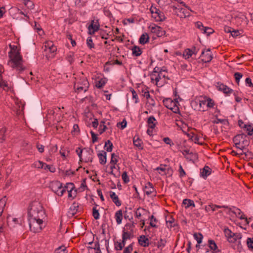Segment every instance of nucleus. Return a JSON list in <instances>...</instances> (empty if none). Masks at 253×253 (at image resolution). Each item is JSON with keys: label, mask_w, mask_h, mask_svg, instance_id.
<instances>
[{"label": "nucleus", "mask_w": 253, "mask_h": 253, "mask_svg": "<svg viewBox=\"0 0 253 253\" xmlns=\"http://www.w3.org/2000/svg\"><path fill=\"white\" fill-rule=\"evenodd\" d=\"M28 222L30 230L34 233L40 232L45 226L46 215L42 206L38 202H33L28 210Z\"/></svg>", "instance_id": "f257e3e1"}, {"label": "nucleus", "mask_w": 253, "mask_h": 253, "mask_svg": "<svg viewBox=\"0 0 253 253\" xmlns=\"http://www.w3.org/2000/svg\"><path fill=\"white\" fill-rule=\"evenodd\" d=\"M10 50L8 55L9 60L8 65L17 73H21L26 69V66L24 64V60L20 54V49L17 45L10 44Z\"/></svg>", "instance_id": "f03ea898"}, {"label": "nucleus", "mask_w": 253, "mask_h": 253, "mask_svg": "<svg viewBox=\"0 0 253 253\" xmlns=\"http://www.w3.org/2000/svg\"><path fill=\"white\" fill-rule=\"evenodd\" d=\"M233 142L235 147L242 151L246 150L250 144L249 141L244 134L236 136L233 139Z\"/></svg>", "instance_id": "7ed1b4c3"}, {"label": "nucleus", "mask_w": 253, "mask_h": 253, "mask_svg": "<svg viewBox=\"0 0 253 253\" xmlns=\"http://www.w3.org/2000/svg\"><path fill=\"white\" fill-rule=\"evenodd\" d=\"M89 86V84L87 79L84 78H81L77 80L74 84V89L75 91L80 93L82 92H86Z\"/></svg>", "instance_id": "20e7f679"}, {"label": "nucleus", "mask_w": 253, "mask_h": 253, "mask_svg": "<svg viewBox=\"0 0 253 253\" xmlns=\"http://www.w3.org/2000/svg\"><path fill=\"white\" fill-rule=\"evenodd\" d=\"M49 187L58 196H62L65 193V185L63 186L62 183L59 181L50 182Z\"/></svg>", "instance_id": "39448f33"}, {"label": "nucleus", "mask_w": 253, "mask_h": 253, "mask_svg": "<svg viewBox=\"0 0 253 253\" xmlns=\"http://www.w3.org/2000/svg\"><path fill=\"white\" fill-rule=\"evenodd\" d=\"M163 102L165 106L171 110L173 113H177L179 112L178 98H175L174 100L170 98H166L163 100Z\"/></svg>", "instance_id": "423d86ee"}, {"label": "nucleus", "mask_w": 253, "mask_h": 253, "mask_svg": "<svg viewBox=\"0 0 253 253\" xmlns=\"http://www.w3.org/2000/svg\"><path fill=\"white\" fill-rule=\"evenodd\" d=\"M166 75L164 74L163 71L159 67H156L152 73L150 77L151 80L152 82H155L157 85L158 84V82L163 79H165Z\"/></svg>", "instance_id": "0eeeda50"}, {"label": "nucleus", "mask_w": 253, "mask_h": 253, "mask_svg": "<svg viewBox=\"0 0 253 253\" xmlns=\"http://www.w3.org/2000/svg\"><path fill=\"white\" fill-rule=\"evenodd\" d=\"M150 10L152 14V17L156 22H161L165 20V15L160 9L155 7L152 6L150 8Z\"/></svg>", "instance_id": "6e6552de"}, {"label": "nucleus", "mask_w": 253, "mask_h": 253, "mask_svg": "<svg viewBox=\"0 0 253 253\" xmlns=\"http://www.w3.org/2000/svg\"><path fill=\"white\" fill-rule=\"evenodd\" d=\"M133 224H126L123 230L122 238L130 239L133 237Z\"/></svg>", "instance_id": "1a4fd4ad"}, {"label": "nucleus", "mask_w": 253, "mask_h": 253, "mask_svg": "<svg viewBox=\"0 0 253 253\" xmlns=\"http://www.w3.org/2000/svg\"><path fill=\"white\" fill-rule=\"evenodd\" d=\"M150 32L157 37H162L165 34V31L160 26L152 24L148 27Z\"/></svg>", "instance_id": "9d476101"}, {"label": "nucleus", "mask_w": 253, "mask_h": 253, "mask_svg": "<svg viewBox=\"0 0 253 253\" xmlns=\"http://www.w3.org/2000/svg\"><path fill=\"white\" fill-rule=\"evenodd\" d=\"M182 153L184 157L189 161L193 162L198 160V155L196 152L191 151L189 149H185L182 151Z\"/></svg>", "instance_id": "9b49d317"}, {"label": "nucleus", "mask_w": 253, "mask_h": 253, "mask_svg": "<svg viewBox=\"0 0 253 253\" xmlns=\"http://www.w3.org/2000/svg\"><path fill=\"white\" fill-rule=\"evenodd\" d=\"M201 60L204 63L210 62L213 58V56L210 48L204 49L200 55Z\"/></svg>", "instance_id": "f8f14e48"}, {"label": "nucleus", "mask_w": 253, "mask_h": 253, "mask_svg": "<svg viewBox=\"0 0 253 253\" xmlns=\"http://www.w3.org/2000/svg\"><path fill=\"white\" fill-rule=\"evenodd\" d=\"M100 27V24L98 20H93L91 21L90 24L88 27V34L93 35L97 32Z\"/></svg>", "instance_id": "ddd939ff"}, {"label": "nucleus", "mask_w": 253, "mask_h": 253, "mask_svg": "<svg viewBox=\"0 0 253 253\" xmlns=\"http://www.w3.org/2000/svg\"><path fill=\"white\" fill-rule=\"evenodd\" d=\"M47 53H50L52 55L51 56H53V54L57 50L56 47L54 45L51 41H47L45 42L44 49Z\"/></svg>", "instance_id": "4468645a"}, {"label": "nucleus", "mask_w": 253, "mask_h": 253, "mask_svg": "<svg viewBox=\"0 0 253 253\" xmlns=\"http://www.w3.org/2000/svg\"><path fill=\"white\" fill-rule=\"evenodd\" d=\"M7 222L9 225L14 227H16L17 225H21L23 223V219L21 218H17L12 216H9L7 218Z\"/></svg>", "instance_id": "2eb2a0df"}, {"label": "nucleus", "mask_w": 253, "mask_h": 253, "mask_svg": "<svg viewBox=\"0 0 253 253\" xmlns=\"http://www.w3.org/2000/svg\"><path fill=\"white\" fill-rule=\"evenodd\" d=\"M74 189V185L72 183H67L65 185V192L67 191L68 193V198H74L76 196V190H74L73 194V191Z\"/></svg>", "instance_id": "dca6fc26"}, {"label": "nucleus", "mask_w": 253, "mask_h": 253, "mask_svg": "<svg viewBox=\"0 0 253 253\" xmlns=\"http://www.w3.org/2000/svg\"><path fill=\"white\" fill-rule=\"evenodd\" d=\"M92 151L84 150L82 161L85 163L92 162Z\"/></svg>", "instance_id": "f3484780"}, {"label": "nucleus", "mask_w": 253, "mask_h": 253, "mask_svg": "<svg viewBox=\"0 0 253 253\" xmlns=\"http://www.w3.org/2000/svg\"><path fill=\"white\" fill-rule=\"evenodd\" d=\"M233 209H234V210H230L232 212L235 214L236 216L240 219H244L246 222L249 223L247 218L240 209L235 207H233Z\"/></svg>", "instance_id": "a211bd4d"}, {"label": "nucleus", "mask_w": 253, "mask_h": 253, "mask_svg": "<svg viewBox=\"0 0 253 253\" xmlns=\"http://www.w3.org/2000/svg\"><path fill=\"white\" fill-rule=\"evenodd\" d=\"M97 156L99 159V163L100 164L104 165L107 162V153L105 151L101 150L99 151L97 153Z\"/></svg>", "instance_id": "6ab92c4d"}, {"label": "nucleus", "mask_w": 253, "mask_h": 253, "mask_svg": "<svg viewBox=\"0 0 253 253\" xmlns=\"http://www.w3.org/2000/svg\"><path fill=\"white\" fill-rule=\"evenodd\" d=\"M217 87L219 90L222 91L225 94H230L233 91L232 89L223 84L217 83Z\"/></svg>", "instance_id": "aec40b11"}, {"label": "nucleus", "mask_w": 253, "mask_h": 253, "mask_svg": "<svg viewBox=\"0 0 253 253\" xmlns=\"http://www.w3.org/2000/svg\"><path fill=\"white\" fill-rule=\"evenodd\" d=\"M89 253H100L101 252L100 245L98 242L94 243L92 246L87 247Z\"/></svg>", "instance_id": "412c9836"}, {"label": "nucleus", "mask_w": 253, "mask_h": 253, "mask_svg": "<svg viewBox=\"0 0 253 253\" xmlns=\"http://www.w3.org/2000/svg\"><path fill=\"white\" fill-rule=\"evenodd\" d=\"M109 196L111 198L113 203L116 205L117 207L121 206L122 204L121 201L119 200V198L117 194L113 191L109 192Z\"/></svg>", "instance_id": "4be33fe9"}, {"label": "nucleus", "mask_w": 253, "mask_h": 253, "mask_svg": "<svg viewBox=\"0 0 253 253\" xmlns=\"http://www.w3.org/2000/svg\"><path fill=\"white\" fill-rule=\"evenodd\" d=\"M144 191L146 195H150L154 193L155 190L150 182H147L145 186Z\"/></svg>", "instance_id": "5701e85b"}, {"label": "nucleus", "mask_w": 253, "mask_h": 253, "mask_svg": "<svg viewBox=\"0 0 253 253\" xmlns=\"http://www.w3.org/2000/svg\"><path fill=\"white\" fill-rule=\"evenodd\" d=\"M138 243L141 246L143 247H147L149 245V239L144 235H141L139 237Z\"/></svg>", "instance_id": "b1692460"}, {"label": "nucleus", "mask_w": 253, "mask_h": 253, "mask_svg": "<svg viewBox=\"0 0 253 253\" xmlns=\"http://www.w3.org/2000/svg\"><path fill=\"white\" fill-rule=\"evenodd\" d=\"M211 169L208 166H205L204 168L201 170L200 176L206 179L211 173Z\"/></svg>", "instance_id": "393cba45"}, {"label": "nucleus", "mask_w": 253, "mask_h": 253, "mask_svg": "<svg viewBox=\"0 0 253 253\" xmlns=\"http://www.w3.org/2000/svg\"><path fill=\"white\" fill-rule=\"evenodd\" d=\"M157 121L153 116L149 117L147 120V124L148 127L151 129H153L155 127Z\"/></svg>", "instance_id": "a878e982"}, {"label": "nucleus", "mask_w": 253, "mask_h": 253, "mask_svg": "<svg viewBox=\"0 0 253 253\" xmlns=\"http://www.w3.org/2000/svg\"><path fill=\"white\" fill-rule=\"evenodd\" d=\"M123 211L121 210L117 211L115 214V218L117 224H121L123 219Z\"/></svg>", "instance_id": "bb28decb"}, {"label": "nucleus", "mask_w": 253, "mask_h": 253, "mask_svg": "<svg viewBox=\"0 0 253 253\" xmlns=\"http://www.w3.org/2000/svg\"><path fill=\"white\" fill-rule=\"evenodd\" d=\"M79 208V204L74 202L69 209V213L72 215H75L78 211Z\"/></svg>", "instance_id": "cd10ccee"}, {"label": "nucleus", "mask_w": 253, "mask_h": 253, "mask_svg": "<svg viewBox=\"0 0 253 253\" xmlns=\"http://www.w3.org/2000/svg\"><path fill=\"white\" fill-rule=\"evenodd\" d=\"M231 240L233 242H230V243L237 242L238 245H241V239L242 238V235L240 233H233L231 237Z\"/></svg>", "instance_id": "c85d7f7f"}, {"label": "nucleus", "mask_w": 253, "mask_h": 253, "mask_svg": "<svg viewBox=\"0 0 253 253\" xmlns=\"http://www.w3.org/2000/svg\"><path fill=\"white\" fill-rule=\"evenodd\" d=\"M199 110L201 111H205L207 110L206 97L199 101Z\"/></svg>", "instance_id": "c756f323"}, {"label": "nucleus", "mask_w": 253, "mask_h": 253, "mask_svg": "<svg viewBox=\"0 0 253 253\" xmlns=\"http://www.w3.org/2000/svg\"><path fill=\"white\" fill-rule=\"evenodd\" d=\"M149 39V37L148 34L144 33L141 35L139 40V42L141 44H144L148 42Z\"/></svg>", "instance_id": "7c9ffc66"}, {"label": "nucleus", "mask_w": 253, "mask_h": 253, "mask_svg": "<svg viewBox=\"0 0 253 253\" xmlns=\"http://www.w3.org/2000/svg\"><path fill=\"white\" fill-rule=\"evenodd\" d=\"M193 53H194V51L192 49L186 48L184 50L182 56L184 59H188L192 56Z\"/></svg>", "instance_id": "2f4dec72"}, {"label": "nucleus", "mask_w": 253, "mask_h": 253, "mask_svg": "<svg viewBox=\"0 0 253 253\" xmlns=\"http://www.w3.org/2000/svg\"><path fill=\"white\" fill-rule=\"evenodd\" d=\"M145 212H146V211L144 209L138 208L135 211V216L138 219H140L141 216L144 215Z\"/></svg>", "instance_id": "473e14b6"}, {"label": "nucleus", "mask_w": 253, "mask_h": 253, "mask_svg": "<svg viewBox=\"0 0 253 253\" xmlns=\"http://www.w3.org/2000/svg\"><path fill=\"white\" fill-rule=\"evenodd\" d=\"M155 170L159 171V174L161 175H166L168 171L166 165H161L160 167L156 168Z\"/></svg>", "instance_id": "72a5a7b5"}, {"label": "nucleus", "mask_w": 253, "mask_h": 253, "mask_svg": "<svg viewBox=\"0 0 253 253\" xmlns=\"http://www.w3.org/2000/svg\"><path fill=\"white\" fill-rule=\"evenodd\" d=\"M132 54L134 56H139L142 54L141 49L137 46H133L132 49Z\"/></svg>", "instance_id": "f704fd0d"}, {"label": "nucleus", "mask_w": 253, "mask_h": 253, "mask_svg": "<svg viewBox=\"0 0 253 253\" xmlns=\"http://www.w3.org/2000/svg\"><path fill=\"white\" fill-rule=\"evenodd\" d=\"M6 198L5 196L3 197L0 200V216L3 211V209L6 203Z\"/></svg>", "instance_id": "c9c22d12"}, {"label": "nucleus", "mask_w": 253, "mask_h": 253, "mask_svg": "<svg viewBox=\"0 0 253 253\" xmlns=\"http://www.w3.org/2000/svg\"><path fill=\"white\" fill-rule=\"evenodd\" d=\"M155 106V101L152 97H151L147 100L146 106L148 109H152Z\"/></svg>", "instance_id": "e433bc0d"}, {"label": "nucleus", "mask_w": 253, "mask_h": 253, "mask_svg": "<svg viewBox=\"0 0 253 253\" xmlns=\"http://www.w3.org/2000/svg\"><path fill=\"white\" fill-rule=\"evenodd\" d=\"M207 110L213 108L215 105L214 101L213 99L206 97Z\"/></svg>", "instance_id": "4c0bfd02"}, {"label": "nucleus", "mask_w": 253, "mask_h": 253, "mask_svg": "<svg viewBox=\"0 0 253 253\" xmlns=\"http://www.w3.org/2000/svg\"><path fill=\"white\" fill-rule=\"evenodd\" d=\"M182 203H183V204L186 205V207H185L186 208H188L190 207V206L195 207V204L194 203V201L190 199H184Z\"/></svg>", "instance_id": "58836bf2"}, {"label": "nucleus", "mask_w": 253, "mask_h": 253, "mask_svg": "<svg viewBox=\"0 0 253 253\" xmlns=\"http://www.w3.org/2000/svg\"><path fill=\"white\" fill-rule=\"evenodd\" d=\"M243 128L247 132L249 135H252L253 134V126L251 125H244Z\"/></svg>", "instance_id": "ea45409f"}, {"label": "nucleus", "mask_w": 253, "mask_h": 253, "mask_svg": "<svg viewBox=\"0 0 253 253\" xmlns=\"http://www.w3.org/2000/svg\"><path fill=\"white\" fill-rule=\"evenodd\" d=\"M208 242L210 248L214 251L213 253H215V251H217L218 250L217 246L215 242L212 240H209Z\"/></svg>", "instance_id": "a19ab883"}, {"label": "nucleus", "mask_w": 253, "mask_h": 253, "mask_svg": "<svg viewBox=\"0 0 253 253\" xmlns=\"http://www.w3.org/2000/svg\"><path fill=\"white\" fill-rule=\"evenodd\" d=\"M104 148L107 152H111L112 151L113 144L110 140H108L105 142Z\"/></svg>", "instance_id": "79ce46f5"}, {"label": "nucleus", "mask_w": 253, "mask_h": 253, "mask_svg": "<svg viewBox=\"0 0 253 253\" xmlns=\"http://www.w3.org/2000/svg\"><path fill=\"white\" fill-rule=\"evenodd\" d=\"M130 90L131 92L132 96V99L134 100V102L135 104L139 102V98L137 95V94L136 93V91L134 90L133 88H130Z\"/></svg>", "instance_id": "37998d69"}, {"label": "nucleus", "mask_w": 253, "mask_h": 253, "mask_svg": "<svg viewBox=\"0 0 253 253\" xmlns=\"http://www.w3.org/2000/svg\"><path fill=\"white\" fill-rule=\"evenodd\" d=\"M54 253H68V251L65 246H61L55 249Z\"/></svg>", "instance_id": "c03bdc74"}, {"label": "nucleus", "mask_w": 253, "mask_h": 253, "mask_svg": "<svg viewBox=\"0 0 253 253\" xmlns=\"http://www.w3.org/2000/svg\"><path fill=\"white\" fill-rule=\"evenodd\" d=\"M106 83V79H101L96 82V86L98 88L102 87Z\"/></svg>", "instance_id": "a18cd8bd"}, {"label": "nucleus", "mask_w": 253, "mask_h": 253, "mask_svg": "<svg viewBox=\"0 0 253 253\" xmlns=\"http://www.w3.org/2000/svg\"><path fill=\"white\" fill-rule=\"evenodd\" d=\"M97 205H96L92 209V215L94 219H98L100 217V214L98 210L97 209Z\"/></svg>", "instance_id": "49530a36"}, {"label": "nucleus", "mask_w": 253, "mask_h": 253, "mask_svg": "<svg viewBox=\"0 0 253 253\" xmlns=\"http://www.w3.org/2000/svg\"><path fill=\"white\" fill-rule=\"evenodd\" d=\"M194 238L197 241L198 244H200L202 242L203 236L201 233H195L194 234Z\"/></svg>", "instance_id": "de8ad7c7"}, {"label": "nucleus", "mask_w": 253, "mask_h": 253, "mask_svg": "<svg viewBox=\"0 0 253 253\" xmlns=\"http://www.w3.org/2000/svg\"><path fill=\"white\" fill-rule=\"evenodd\" d=\"M224 232L228 242H233L231 237L234 233H232L229 229H225Z\"/></svg>", "instance_id": "09e8293b"}, {"label": "nucleus", "mask_w": 253, "mask_h": 253, "mask_svg": "<svg viewBox=\"0 0 253 253\" xmlns=\"http://www.w3.org/2000/svg\"><path fill=\"white\" fill-rule=\"evenodd\" d=\"M24 5L29 9H32L34 8V3L30 0H23Z\"/></svg>", "instance_id": "8fccbe9b"}, {"label": "nucleus", "mask_w": 253, "mask_h": 253, "mask_svg": "<svg viewBox=\"0 0 253 253\" xmlns=\"http://www.w3.org/2000/svg\"><path fill=\"white\" fill-rule=\"evenodd\" d=\"M0 86L3 89L7 91H8L9 89L7 82L2 80L0 81Z\"/></svg>", "instance_id": "3c124183"}, {"label": "nucleus", "mask_w": 253, "mask_h": 253, "mask_svg": "<svg viewBox=\"0 0 253 253\" xmlns=\"http://www.w3.org/2000/svg\"><path fill=\"white\" fill-rule=\"evenodd\" d=\"M166 241L165 239H161L157 243L158 249L162 250L166 246Z\"/></svg>", "instance_id": "603ef678"}, {"label": "nucleus", "mask_w": 253, "mask_h": 253, "mask_svg": "<svg viewBox=\"0 0 253 253\" xmlns=\"http://www.w3.org/2000/svg\"><path fill=\"white\" fill-rule=\"evenodd\" d=\"M107 128L106 126L105 125V123L103 121L100 122L99 127V132L100 134H101L104 132Z\"/></svg>", "instance_id": "864d4df0"}, {"label": "nucleus", "mask_w": 253, "mask_h": 253, "mask_svg": "<svg viewBox=\"0 0 253 253\" xmlns=\"http://www.w3.org/2000/svg\"><path fill=\"white\" fill-rule=\"evenodd\" d=\"M231 154L233 156L242 155L243 154H244L246 156H249V155L251 154L252 153L251 152H250L249 150H247L246 152L242 151V152H240V153H238L234 150H232L231 152Z\"/></svg>", "instance_id": "5fc2aeb1"}, {"label": "nucleus", "mask_w": 253, "mask_h": 253, "mask_svg": "<svg viewBox=\"0 0 253 253\" xmlns=\"http://www.w3.org/2000/svg\"><path fill=\"white\" fill-rule=\"evenodd\" d=\"M150 225L152 227L156 228L157 227V225L156 224V222L157 221V219L154 217V215H152L150 217Z\"/></svg>", "instance_id": "6e6d98bb"}, {"label": "nucleus", "mask_w": 253, "mask_h": 253, "mask_svg": "<svg viewBox=\"0 0 253 253\" xmlns=\"http://www.w3.org/2000/svg\"><path fill=\"white\" fill-rule=\"evenodd\" d=\"M133 243H131L128 246L125 248L123 253H131L133 251Z\"/></svg>", "instance_id": "4d7b16f0"}, {"label": "nucleus", "mask_w": 253, "mask_h": 253, "mask_svg": "<svg viewBox=\"0 0 253 253\" xmlns=\"http://www.w3.org/2000/svg\"><path fill=\"white\" fill-rule=\"evenodd\" d=\"M124 247L120 241H116L114 243V248L117 251L122 250Z\"/></svg>", "instance_id": "13d9d810"}, {"label": "nucleus", "mask_w": 253, "mask_h": 253, "mask_svg": "<svg viewBox=\"0 0 253 253\" xmlns=\"http://www.w3.org/2000/svg\"><path fill=\"white\" fill-rule=\"evenodd\" d=\"M212 123L216 124L221 123L223 125H226L228 124V122L226 119H216L212 121Z\"/></svg>", "instance_id": "bf43d9fd"}, {"label": "nucleus", "mask_w": 253, "mask_h": 253, "mask_svg": "<svg viewBox=\"0 0 253 253\" xmlns=\"http://www.w3.org/2000/svg\"><path fill=\"white\" fill-rule=\"evenodd\" d=\"M44 163L42 161H39L35 162L33 165L32 166L34 168L38 169H43Z\"/></svg>", "instance_id": "052dcab7"}, {"label": "nucleus", "mask_w": 253, "mask_h": 253, "mask_svg": "<svg viewBox=\"0 0 253 253\" xmlns=\"http://www.w3.org/2000/svg\"><path fill=\"white\" fill-rule=\"evenodd\" d=\"M6 131V128L4 127L0 128V143H1L4 140V133Z\"/></svg>", "instance_id": "680f3d73"}, {"label": "nucleus", "mask_w": 253, "mask_h": 253, "mask_svg": "<svg viewBox=\"0 0 253 253\" xmlns=\"http://www.w3.org/2000/svg\"><path fill=\"white\" fill-rule=\"evenodd\" d=\"M174 222V219L172 217H170L169 220H166V224L168 228H171L174 226L173 224Z\"/></svg>", "instance_id": "e2e57ef3"}, {"label": "nucleus", "mask_w": 253, "mask_h": 253, "mask_svg": "<svg viewBox=\"0 0 253 253\" xmlns=\"http://www.w3.org/2000/svg\"><path fill=\"white\" fill-rule=\"evenodd\" d=\"M247 246L249 250H253V238H248L247 240Z\"/></svg>", "instance_id": "0e129e2a"}, {"label": "nucleus", "mask_w": 253, "mask_h": 253, "mask_svg": "<svg viewBox=\"0 0 253 253\" xmlns=\"http://www.w3.org/2000/svg\"><path fill=\"white\" fill-rule=\"evenodd\" d=\"M66 59L70 64L73 63L74 61V53L73 52H70L67 54Z\"/></svg>", "instance_id": "69168bd1"}, {"label": "nucleus", "mask_w": 253, "mask_h": 253, "mask_svg": "<svg viewBox=\"0 0 253 253\" xmlns=\"http://www.w3.org/2000/svg\"><path fill=\"white\" fill-rule=\"evenodd\" d=\"M118 162V157L114 153L112 154L110 164H116Z\"/></svg>", "instance_id": "338daca9"}, {"label": "nucleus", "mask_w": 253, "mask_h": 253, "mask_svg": "<svg viewBox=\"0 0 253 253\" xmlns=\"http://www.w3.org/2000/svg\"><path fill=\"white\" fill-rule=\"evenodd\" d=\"M86 44L88 46V47L91 49L94 47V45L93 43L92 39L91 37H88L86 40Z\"/></svg>", "instance_id": "774afa93"}]
</instances>
